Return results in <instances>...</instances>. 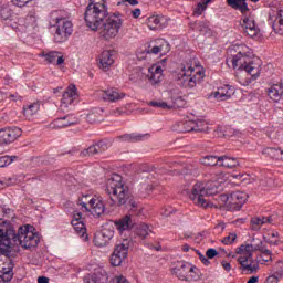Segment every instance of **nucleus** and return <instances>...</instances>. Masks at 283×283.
I'll return each mask as SVG.
<instances>
[{
    "instance_id": "obj_22",
    "label": "nucleus",
    "mask_w": 283,
    "mask_h": 283,
    "mask_svg": "<svg viewBox=\"0 0 283 283\" xmlns=\"http://www.w3.org/2000/svg\"><path fill=\"white\" fill-rule=\"evenodd\" d=\"M40 56L45 59L46 63L51 65H63V63H65L63 53L59 51L42 52Z\"/></svg>"
},
{
    "instance_id": "obj_60",
    "label": "nucleus",
    "mask_w": 283,
    "mask_h": 283,
    "mask_svg": "<svg viewBox=\"0 0 283 283\" xmlns=\"http://www.w3.org/2000/svg\"><path fill=\"white\" fill-rule=\"evenodd\" d=\"M32 0H13L14 6L18 8H24V6H28Z\"/></svg>"
},
{
    "instance_id": "obj_23",
    "label": "nucleus",
    "mask_w": 283,
    "mask_h": 283,
    "mask_svg": "<svg viewBox=\"0 0 283 283\" xmlns=\"http://www.w3.org/2000/svg\"><path fill=\"white\" fill-rule=\"evenodd\" d=\"M108 146L106 142H98L95 145L90 146L88 148L81 151L80 156H96V154H103V151H107Z\"/></svg>"
},
{
    "instance_id": "obj_11",
    "label": "nucleus",
    "mask_w": 283,
    "mask_h": 283,
    "mask_svg": "<svg viewBox=\"0 0 283 283\" xmlns=\"http://www.w3.org/2000/svg\"><path fill=\"white\" fill-rule=\"evenodd\" d=\"M175 130L179 134H187L189 132H209V124L205 120H186L179 122L175 125Z\"/></svg>"
},
{
    "instance_id": "obj_41",
    "label": "nucleus",
    "mask_w": 283,
    "mask_h": 283,
    "mask_svg": "<svg viewBox=\"0 0 283 283\" xmlns=\"http://www.w3.org/2000/svg\"><path fill=\"white\" fill-rule=\"evenodd\" d=\"M118 140H124L125 143H136L143 140V135L138 134H126L118 137Z\"/></svg>"
},
{
    "instance_id": "obj_61",
    "label": "nucleus",
    "mask_w": 283,
    "mask_h": 283,
    "mask_svg": "<svg viewBox=\"0 0 283 283\" xmlns=\"http://www.w3.org/2000/svg\"><path fill=\"white\" fill-rule=\"evenodd\" d=\"M260 186L261 187H273V179L269 178V179H262L260 181Z\"/></svg>"
},
{
    "instance_id": "obj_21",
    "label": "nucleus",
    "mask_w": 283,
    "mask_h": 283,
    "mask_svg": "<svg viewBox=\"0 0 283 283\" xmlns=\"http://www.w3.org/2000/svg\"><path fill=\"white\" fill-rule=\"evenodd\" d=\"M149 30H165L167 28V18L164 15H150L146 19Z\"/></svg>"
},
{
    "instance_id": "obj_10",
    "label": "nucleus",
    "mask_w": 283,
    "mask_h": 283,
    "mask_svg": "<svg viewBox=\"0 0 283 283\" xmlns=\"http://www.w3.org/2000/svg\"><path fill=\"white\" fill-rule=\"evenodd\" d=\"M78 206L84 209V211H91L94 216H103L105 213V203L102 197L83 195L78 199Z\"/></svg>"
},
{
    "instance_id": "obj_50",
    "label": "nucleus",
    "mask_w": 283,
    "mask_h": 283,
    "mask_svg": "<svg viewBox=\"0 0 283 283\" xmlns=\"http://www.w3.org/2000/svg\"><path fill=\"white\" fill-rule=\"evenodd\" d=\"M108 283H132L129 282V280H127V277L123 274H117L115 276H113Z\"/></svg>"
},
{
    "instance_id": "obj_39",
    "label": "nucleus",
    "mask_w": 283,
    "mask_h": 283,
    "mask_svg": "<svg viewBox=\"0 0 283 283\" xmlns=\"http://www.w3.org/2000/svg\"><path fill=\"white\" fill-rule=\"evenodd\" d=\"M202 273H200V269L190 263V269L188 270V279L187 282H198L200 280Z\"/></svg>"
},
{
    "instance_id": "obj_49",
    "label": "nucleus",
    "mask_w": 283,
    "mask_h": 283,
    "mask_svg": "<svg viewBox=\"0 0 283 283\" xmlns=\"http://www.w3.org/2000/svg\"><path fill=\"white\" fill-rule=\"evenodd\" d=\"M238 239V234L235 232L229 233V235L224 237L221 242L222 244H233L235 240Z\"/></svg>"
},
{
    "instance_id": "obj_32",
    "label": "nucleus",
    "mask_w": 283,
    "mask_h": 283,
    "mask_svg": "<svg viewBox=\"0 0 283 283\" xmlns=\"http://www.w3.org/2000/svg\"><path fill=\"white\" fill-rule=\"evenodd\" d=\"M227 3L233 10H239L243 14L249 12V6L247 4V0H227Z\"/></svg>"
},
{
    "instance_id": "obj_14",
    "label": "nucleus",
    "mask_w": 283,
    "mask_h": 283,
    "mask_svg": "<svg viewBox=\"0 0 283 283\" xmlns=\"http://www.w3.org/2000/svg\"><path fill=\"white\" fill-rule=\"evenodd\" d=\"M247 200H249V195L242 191H234L227 198V202L234 208L235 211H240Z\"/></svg>"
},
{
    "instance_id": "obj_46",
    "label": "nucleus",
    "mask_w": 283,
    "mask_h": 283,
    "mask_svg": "<svg viewBox=\"0 0 283 283\" xmlns=\"http://www.w3.org/2000/svg\"><path fill=\"white\" fill-rule=\"evenodd\" d=\"M71 224L74 227L76 233H80V235L85 233V224H83L81 221L72 220Z\"/></svg>"
},
{
    "instance_id": "obj_34",
    "label": "nucleus",
    "mask_w": 283,
    "mask_h": 283,
    "mask_svg": "<svg viewBox=\"0 0 283 283\" xmlns=\"http://www.w3.org/2000/svg\"><path fill=\"white\" fill-rule=\"evenodd\" d=\"M117 255L126 259L129 253V240L125 239L123 242L115 245L114 251Z\"/></svg>"
},
{
    "instance_id": "obj_26",
    "label": "nucleus",
    "mask_w": 283,
    "mask_h": 283,
    "mask_svg": "<svg viewBox=\"0 0 283 283\" xmlns=\"http://www.w3.org/2000/svg\"><path fill=\"white\" fill-rule=\"evenodd\" d=\"M169 101V109H181L187 107V99L180 94L171 93Z\"/></svg>"
},
{
    "instance_id": "obj_27",
    "label": "nucleus",
    "mask_w": 283,
    "mask_h": 283,
    "mask_svg": "<svg viewBox=\"0 0 283 283\" xmlns=\"http://www.w3.org/2000/svg\"><path fill=\"white\" fill-rule=\"evenodd\" d=\"M171 48L168 42L165 40L159 41V45L149 46L148 50L142 54H154L155 56L158 54H167Z\"/></svg>"
},
{
    "instance_id": "obj_31",
    "label": "nucleus",
    "mask_w": 283,
    "mask_h": 283,
    "mask_svg": "<svg viewBox=\"0 0 283 283\" xmlns=\"http://www.w3.org/2000/svg\"><path fill=\"white\" fill-rule=\"evenodd\" d=\"M76 97V86H70L69 90L62 95V107H67L74 103V98Z\"/></svg>"
},
{
    "instance_id": "obj_20",
    "label": "nucleus",
    "mask_w": 283,
    "mask_h": 283,
    "mask_svg": "<svg viewBox=\"0 0 283 283\" xmlns=\"http://www.w3.org/2000/svg\"><path fill=\"white\" fill-rule=\"evenodd\" d=\"M191 266V263L186 261H177L175 268H172V273L178 277V280H181V282H187L189 277V269Z\"/></svg>"
},
{
    "instance_id": "obj_3",
    "label": "nucleus",
    "mask_w": 283,
    "mask_h": 283,
    "mask_svg": "<svg viewBox=\"0 0 283 283\" xmlns=\"http://www.w3.org/2000/svg\"><path fill=\"white\" fill-rule=\"evenodd\" d=\"M109 15V8L105 0H90L84 13V21L90 30L96 31Z\"/></svg>"
},
{
    "instance_id": "obj_59",
    "label": "nucleus",
    "mask_w": 283,
    "mask_h": 283,
    "mask_svg": "<svg viewBox=\"0 0 283 283\" xmlns=\"http://www.w3.org/2000/svg\"><path fill=\"white\" fill-rule=\"evenodd\" d=\"M276 272L275 274L280 277H283V261L277 262L275 265Z\"/></svg>"
},
{
    "instance_id": "obj_6",
    "label": "nucleus",
    "mask_w": 283,
    "mask_h": 283,
    "mask_svg": "<svg viewBox=\"0 0 283 283\" xmlns=\"http://www.w3.org/2000/svg\"><path fill=\"white\" fill-rule=\"evenodd\" d=\"M50 24L55 28L54 41L55 43H65L74 32V25L67 18L59 17V12L51 13Z\"/></svg>"
},
{
    "instance_id": "obj_8",
    "label": "nucleus",
    "mask_w": 283,
    "mask_h": 283,
    "mask_svg": "<svg viewBox=\"0 0 283 283\" xmlns=\"http://www.w3.org/2000/svg\"><path fill=\"white\" fill-rule=\"evenodd\" d=\"M182 87L193 90L198 83H202V67L201 66H182L176 76Z\"/></svg>"
},
{
    "instance_id": "obj_15",
    "label": "nucleus",
    "mask_w": 283,
    "mask_h": 283,
    "mask_svg": "<svg viewBox=\"0 0 283 283\" xmlns=\"http://www.w3.org/2000/svg\"><path fill=\"white\" fill-rule=\"evenodd\" d=\"M235 94V88L231 85H223L219 87L217 91L210 93L209 98H216V101H229L231 96Z\"/></svg>"
},
{
    "instance_id": "obj_7",
    "label": "nucleus",
    "mask_w": 283,
    "mask_h": 283,
    "mask_svg": "<svg viewBox=\"0 0 283 283\" xmlns=\"http://www.w3.org/2000/svg\"><path fill=\"white\" fill-rule=\"evenodd\" d=\"M237 253L239 254L238 262L242 271H245L248 275L258 273L260 264L253 260V244L240 245L237 248Z\"/></svg>"
},
{
    "instance_id": "obj_35",
    "label": "nucleus",
    "mask_w": 283,
    "mask_h": 283,
    "mask_svg": "<svg viewBox=\"0 0 283 283\" xmlns=\"http://www.w3.org/2000/svg\"><path fill=\"white\" fill-rule=\"evenodd\" d=\"M240 161L238 158L229 157V156H220L219 157V167H227L228 169H233V167H238Z\"/></svg>"
},
{
    "instance_id": "obj_43",
    "label": "nucleus",
    "mask_w": 283,
    "mask_h": 283,
    "mask_svg": "<svg viewBox=\"0 0 283 283\" xmlns=\"http://www.w3.org/2000/svg\"><path fill=\"white\" fill-rule=\"evenodd\" d=\"M199 31L203 36H211V23L209 22H200Z\"/></svg>"
},
{
    "instance_id": "obj_64",
    "label": "nucleus",
    "mask_w": 283,
    "mask_h": 283,
    "mask_svg": "<svg viewBox=\"0 0 283 283\" xmlns=\"http://www.w3.org/2000/svg\"><path fill=\"white\" fill-rule=\"evenodd\" d=\"M221 266L222 269H224V271H227L229 273V271H231V263L227 262V261H222L221 262Z\"/></svg>"
},
{
    "instance_id": "obj_44",
    "label": "nucleus",
    "mask_w": 283,
    "mask_h": 283,
    "mask_svg": "<svg viewBox=\"0 0 283 283\" xmlns=\"http://www.w3.org/2000/svg\"><path fill=\"white\" fill-rule=\"evenodd\" d=\"M124 256H120L119 254H116V252H113L111 255V264L112 266H120L124 261Z\"/></svg>"
},
{
    "instance_id": "obj_51",
    "label": "nucleus",
    "mask_w": 283,
    "mask_h": 283,
    "mask_svg": "<svg viewBox=\"0 0 283 283\" xmlns=\"http://www.w3.org/2000/svg\"><path fill=\"white\" fill-rule=\"evenodd\" d=\"M17 184V179L14 178H4L0 180V189H3L6 187H12V185Z\"/></svg>"
},
{
    "instance_id": "obj_57",
    "label": "nucleus",
    "mask_w": 283,
    "mask_h": 283,
    "mask_svg": "<svg viewBox=\"0 0 283 283\" xmlns=\"http://www.w3.org/2000/svg\"><path fill=\"white\" fill-rule=\"evenodd\" d=\"M128 195H129V191H128ZM126 205H128V207H130V209H138V202H136V200L132 199L130 196H128Z\"/></svg>"
},
{
    "instance_id": "obj_9",
    "label": "nucleus",
    "mask_w": 283,
    "mask_h": 283,
    "mask_svg": "<svg viewBox=\"0 0 283 283\" xmlns=\"http://www.w3.org/2000/svg\"><path fill=\"white\" fill-rule=\"evenodd\" d=\"M120 28H123V19L120 18V14L112 13L102 22L97 30L99 31V35L105 39V41H109L118 36Z\"/></svg>"
},
{
    "instance_id": "obj_63",
    "label": "nucleus",
    "mask_w": 283,
    "mask_h": 283,
    "mask_svg": "<svg viewBox=\"0 0 283 283\" xmlns=\"http://www.w3.org/2000/svg\"><path fill=\"white\" fill-rule=\"evenodd\" d=\"M269 151H271L272 154H274L275 156H281V160H283V150L282 149H277V148H270Z\"/></svg>"
},
{
    "instance_id": "obj_53",
    "label": "nucleus",
    "mask_w": 283,
    "mask_h": 283,
    "mask_svg": "<svg viewBox=\"0 0 283 283\" xmlns=\"http://www.w3.org/2000/svg\"><path fill=\"white\" fill-rule=\"evenodd\" d=\"M207 6L208 4H205V2L201 0L195 8V14H197V17H200L202 14V12H205V10H207Z\"/></svg>"
},
{
    "instance_id": "obj_5",
    "label": "nucleus",
    "mask_w": 283,
    "mask_h": 283,
    "mask_svg": "<svg viewBox=\"0 0 283 283\" xmlns=\"http://www.w3.org/2000/svg\"><path fill=\"white\" fill-rule=\"evenodd\" d=\"M220 184L218 181H208L207 184L198 181L193 185L192 191L190 193V200L197 205V207H202L208 209L213 207V203L207 200V196H216Z\"/></svg>"
},
{
    "instance_id": "obj_33",
    "label": "nucleus",
    "mask_w": 283,
    "mask_h": 283,
    "mask_svg": "<svg viewBox=\"0 0 283 283\" xmlns=\"http://www.w3.org/2000/svg\"><path fill=\"white\" fill-rule=\"evenodd\" d=\"M39 109H41V104H39V102L29 103L23 106V114L25 118L30 120L34 114H38Z\"/></svg>"
},
{
    "instance_id": "obj_12",
    "label": "nucleus",
    "mask_w": 283,
    "mask_h": 283,
    "mask_svg": "<svg viewBox=\"0 0 283 283\" xmlns=\"http://www.w3.org/2000/svg\"><path fill=\"white\" fill-rule=\"evenodd\" d=\"M23 130L19 127H4L0 128V147L3 148V145H10L14 143L18 138H21Z\"/></svg>"
},
{
    "instance_id": "obj_62",
    "label": "nucleus",
    "mask_w": 283,
    "mask_h": 283,
    "mask_svg": "<svg viewBox=\"0 0 283 283\" xmlns=\"http://www.w3.org/2000/svg\"><path fill=\"white\" fill-rule=\"evenodd\" d=\"M0 15L2 19H4V21H7V19H10L11 17L10 9H2Z\"/></svg>"
},
{
    "instance_id": "obj_38",
    "label": "nucleus",
    "mask_w": 283,
    "mask_h": 283,
    "mask_svg": "<svg viewBox=\"0 0 283 283\" xmlns=\"http://www.w3.org/2000/svg\"><path fill=\"white\" fill-rule=\"evenodd\" d=\"M272 28L276 34H283V9L279 10L276 20L272 24Z\"/></svg>"
},
{
    "instance_id": "obj_56",
    "label": "nucleus",
    "mask_w": 283,
    "mask_h": 283,
    "mask_svg": "<svg viewBox=\"0 0 283 283\" xmlns=\"http://www.w3.org/2000/svg\"><path fill=\"white\" fill-rule=\"evenodd\" d=\"M218 250L210 248L206 251V256L208 258V260H213V258L218 256Z\"/></svg>"
},
{
    "instance_id": "obj_48",
    "label": "nucleus",
    "mask_w": 283,
    "mask_h": 283,
    "mask_svg": "<svg viewBox=\"0 0 283 283\" xmlns=\"http://www.w3.org/2000/svg\"><path fill=\"white\" fill-rule=\"evenodd\" d=\"M137 235H139V238H145L146 235H149V226L145 223L140 224L137 229Z\"/></svg>"
},
{
    "instance_id": "obj_55",
    "label": "nucleus",
    "mask_w": 283,
    "mask_h": 283,
    "mask_svg": "<svg viewBox=\"0 0 283 283\" xmlns=\"http://www.w3.org/2000/svg\"><path fill=\"white\" fill-rule=\"evenodd\" d=\"M197 255L199 256V260L202 262V264H205V266H209V264H211V261H209V258H207V255L200 253V251L195 250Z\"/></svg>"
},
{
    "instance_id": "obj_52",
    "label": "nucleus",
    "mask_w": 283,
    "mask_h": 283,
    "mask_svg": "<svg viewBox=\"0 0 283 283\" xmlns=\"http://www.w3.org/2000/svg\"><path fill=\"white\" fill-rule=\"evenodd\" d=\"M214 136H217L218 138H227L229 137V133H227V128L219 126L216 130H214Z\"/></svg>"
},
{
    "instance_id": "obj_13",
    "label": "nucleus",
    "mask_w": 283,
    "mask_h": 283,
    "mask_svg": "<svg viewBox=\"0 0 283 283\" xmlns=\"http://www.w3.org/2000/svg\"><path fill=\"white\" fill-rule=\"evenodd\" d=\"M114 238V228H103L101 231L95 233L94 244L95 247H107Z\"/></svg>"
},
{
    "instance_id": "obj_4",
    "label": "nucleus",
    "mask_w": 283,
    "mask_h": 283,
    "mask_svg": "<svg viewBox=\"0 0 283 283\" xmlns=\"http://www.w3.org/2000/svg\"><path fill=\"white\" fill-rule=\"evenodd\" d=\"M106 193L111 198V207L127 205L129 200V188L123 184V177L118 174H113L107 178Z\"/></svg>"
},
{
    "instance_id": "obj_16",
    "label": "nucleus",
    "mask_w": 283,
    "mask_h": 283,
    "mask_svg": "<svg viewBox=\"0 0 283 283\" xmlns=\"http://www.w3.org/2000/svg\"><path fill=\"white\" fill-rule=\"evenodd\" d=\"M242 28L250 39H258L260 36V28L255 24V18L253 15L243 19Z\"/></svg>"
},
{
    "instance_id": "obj_25",
    "label": "nucleus",
    "mask_w": 283,
    "mask_h": 283,
    "mask_svg": "<svg viewBox=\"0 0 283 283\" xmlns=\"http://www.w3.org/2000/svg\"><path fill=\"white\" fill-rule=\"evenodd\" d=\"M78 118L74 115H66L64 117L57 118L54 120L53 126L56 129H63V127H70L72 125H77Z\"/></svg>"
},
{
    "instance_id": "obj_42",
    "label": "nucleus",
    "mask_w": 283,
    "mask_h": 283,
    "mask_svg": "<svg viewBox=\"0 0 283 283\" xmlns=\"http://www.w3.org/2000/svg\"><path fill=\"white\" fill-rule=\"evenodd\" d=\"M17 160V156H0V168L9 167V165H12Z\"/></svg>"
},
{
    "instance_id": "obj_36",
    "label": "nucleus",
    "mask_w": 283,
    "mask_h": 283,
    "mask_svg": "<svg viewBox=\"0 0 283 283\" xmlns=\"http://www.w3.org/2000/svg\"><path fill=\"white\" fill-rule=\"evenodd\" d=\"M264 240L268 244H271V247H280V244H283V241L280 238V232H277V231H272V232L268 233L264 237Z\"/></svg>"
},
{
    "instance_id": "obj_30",
    "label": "nucleus",
    "mask_w": 283,
    "mask_h": 283,
    "mask_svg": "<svg viewBox=\"0 0 283 283\" xmlns=\"http://www.w3.org/2000/svg\"><path fill=\"white\" fill-rule=\"evenodd\" d=\"M266 92L269 98H271V101H274V103H277L282 98L283 86L282 84H273L271 87L268 88Z\"/></svg>"
},
{
    "instance_id": "obj_17",
    "label": "nucleus",
    "mask_w": 283,
    "mask_h": 283,
    "mask_svg": "<svg viewBox=\"0 0 283 283\" xmlns=\"http://www.w3.org/2000/svg\"><path fill=\"white\" fill-rule=\"evenodd\" d=\"M99 96H102L103 101H108V103H118V101H123L127 94L120 92L118 88L112 87L101 91Z\"/></svg>"
},
{
    "instance_id": "obj_40",
    "label": "nucleus",
    "mask_w": 283,
    "mask_h": 283,
    "mask_svg": "<svg viewBox=\"0 0 283 283\" xmlns=\"http://www.w3.org/2000/svg\"><path fill=\"white\" fill-rule=\"evenodd\" d=\"M201 165H205L206 167H216V165H220V157L206 156L201 159Z\"/></svg>"
},
{
    "instance_id": "obj_47",
    "label": "nucleus",
    "mask_w": 283,
    "mask_h": 283,
    "mask_svg": "<svg viewBox=\"0 0 283 283\" xmlns=\"http://www.w3.org/2000/svg\"><path fill=\"white\" fill-rule=\"evenodd\" d=\"M273 253L271 252V250L262 248L261 249V259L263 262H271V260H273Z\"/></svg>"
},
{
    "instance_id": "obj_24",
    "label": "nucleus",
    "mask_w": 283,
    "mask_h": 283,
    "mask_svg": "<svg viewBox=\"0 0 283 283\" xmlns=\"http://www.w3.org/2000/svg\"><path fill=\"white\" fill-rule=\"evenodd\" d=\"M114 61H116L114 51H104L99 57V67L102 70H109L114 65Z\"/></svg>"
},
{
    "instance_id": "obj_2",
    "label": "nucleus",
    "mask_w": 283,
    "mask_h": 283,
    "mask_svg": "<svg viewBox=\"0 0 283 283\" xmlns=\"http://www.w3.org/2000/svg\"><path fill=\"white\" fill-rule=\"evenodd\" d=\"M235 48L238 53L230 59L233 70H243L247 74H250L252 81H258L262 72V60L249 56V46L244 44Z\"/></svg>"
},
{
    "instance_id": "obj_1",
    "label": "nucleus",
    "mask_w": 283,
    "mask_h": 283,
    "mask_svg": "<svg viewBox=\"0 0 283 283\" xmlns=\"http://www.w3.org/2000/svg\"><path fill=\"white\" fill-rule=\"evenodd\" d=\"M31 226H22L18 232L12 226L0 224V253L6 260L17 258L22 249H34L39 245V234L32 232Z\"/></svg>"
},
{
    "instance_id": "obj_19",
    "label": "nucleus",
    "mask_w": 283,
    "mask_h": 283,
    "mask_svg": "<svg viewBox=\"0 0 283 283\" xmlns=\"http://www.w3.org/2000/svg\"><path fill=\"white\" fill-rule=\"evenodd\" d=\"M84 283H109V274L104 269L97 270L95 273L86 274L83 277Z\"/></svg>"
},
{
    "instance_id": "obj_37",
    "label": "nucleus",
    "mask_w": 283,
    "mask_h": 283,
    "mask_svg": "<svg viewBox=\"0 0 283 283\" xmlns=\"http://www.w3.org/2000/svg\"><path fill=\"white\" fill-rule=\"evenodd\" d=\"M117 230L119 231V233H123V231H128V229H132V217L130 216H125L124 218H122L120 220H118L117 222H115Z\"/></svg>"
},
{
    "instance_id": "obj_29",
    "label": "nucleus",
    "mask_w": 283,
    "mask_h": 283,
    "mask_svg": "<svg viewBox=\"0 0 283 283\" xmlns=\"http://www.w3.org/2000/svg\"><path fill=\"white\" fill-rule=\"evenodd\" d=\"M251 224V229H253V231H259V229L262 228V226L264 224H273V218L272 217H254L251 219L250 221Z\"/></svg>"
},
{
    "instance_id": "obj_28",
    "label": "nucleus",
    "mask_w": 283,
    "mask_h": 283,
    "mask_svg": "<svg viewBox=\"0 0 283 283\" xmlns=\"http://www.w3.org/2000/svg\"><path fill=\"white\" fill-rule=\"evenodd\" d=\"M14 269V262L9 261L8 262V268L0 266V283H10L12 282V277H14V274L12 273Z\"/></svg>"
},
{
    "instance_id": "obj_45",
    "label": "nucleus",
    "mask_w": 283,
    "mask_h": 283,
    "mask_svg": "<svg viewBox=\"0 0 283 283\" xmlns=\"http://www.w3.org/2000/svg\"><path fill=\"white\" fill-rule=\"evenodd\" d=\"M148 105H150V107H158L159 109H169V102L151 101Z\"/></svg>"
},
{
    "instance_id": "obj_54",
    "label": "nucleus",
    "mask_w": 283,
    "mask_h": 283,
    "mask_svg": "<svg viewBox=\"0 0 283 283\" xmlns=\"http://www.w3.org/2000/svg\"><path fill=\"white\" fill-rule=\"evenodd\" d=\"M170 167L174 169V171H177V174H187V171L182 169V164L171 161Z\"/></svg>"
},
{
    "instance_id": "obj_18",
    "label": "nucleus",
    "mask_w": 283,
    "mask_h": 283,
    "mask_svg": "<svg viewBox=\"0 0 283 283\" xmlns=\"http://www.w3.org/2000/svg\"><path fill=\"white\" fill-rule=\"evenodd\" d=\"M147 78L153 87H158L163 83V67L158 64H154L148 69Z\"/></svg>"
},
{
    "instance_id": "obj_58",
    "label": "nucleus",
    "mask_w": 283,
    "mask_h": 283,
    "mask_svg": "<svg viewBox=\"0 0 283 283\" xmlns=\"http://www.w3.org/2000/svg\"><path fill=\"white\" fill-rule=\"evenodd\" d=\"M280 280H282V277L277 276V274L275 273L274 275L268 276L265 283H277L280 282Z\"/></svg>"
}]
</instances>
